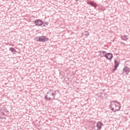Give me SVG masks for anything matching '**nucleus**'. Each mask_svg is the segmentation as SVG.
Wrapping results in <instances>:
<instances>
[{"mask_svg": "<svg viewBox=\"0 0 130 130\" xmlns=\"http://www.w3.org/2000/svg\"><path fill=\"white\" fill-rule=\"evenodd\" d=\"M109 108L112 111L116 112V111H119L120 110L121 105H120V103L116 101H114L111 103L109 106Z\"/></svg>", "mask_w": 130, "mask_h": 130, "instance_id": "nucleus-1", "label": "nucleus"}, {"mask_svg": "<svg viewBox=\"0 0 130 130\" xmlns=\"http://www.w3.org/2000/svg\"><path fill=\"white\" fill-rule=\"evenodd\" d=\"M56 95V93H54V92H52L51 90H49V91L47 93V95L45 96L44 99L46 101L55 100Z\"/></svg>", "mask_w": 130, "mask_h": 130, "instance_id": "nucleus-2", "label": "nucleus"}, {"mask_svg": "<svg viewBox=\"0 0 130 130\" xmlns=\"http://www.w3.org/2000/svg\"><path fill=\"white\" fill-rule=\"evenodd\" d=\"M37 41L40 42H46L49 40V39L45 36H42L41 37H38L36 38Z\"/></svg>", "mask_w": 130, "mask_h": 130, "instance_id": "nucleus-3", "label": "nucleus"}, {"mask_svg": "<svg viewBox=\"0 0 130 130\" xmlns=\"http://www.w3.org/2000/svg\"><path fill=\"white\" fill-rule=\"evenodd\" d=\"M103 54L105 55V57L107 58V59H108L109 60H111L112 59V58L113 57V55L111 53H106V52L103 51L102 52Z\"/></svg>", "mask_w": 130, "mask_h": 130, "instance_id": "nucleus-4", "label": "nucleus"}, {"mask_svg": "<svg viewBox=\"0 0 130 130\" xmlns=\"http://www.w3.org/2000/svg\"><path fill=\"white\" fill-rule=\"evenodd\" d=\"M34 23L36 26H38V27H40L43 25L44 23L41 20V19H37L35 20Z\"/></svg>", "mask_w": 130, "mask_h": 130, "instance_id": "nucleus-5", "label": "nucleus"}, {"mask_svg": "<svg viewBox=\"0 0 130 130\" xmlns=\"http://www.w3.org/2000/svg\"><path fill=\"white\" fill-rule=\"evenodd\" d=\"M120 63V62L119 61H118L116 59H115L114 69H113L114 72H115V71H116V70H117V68H118V67H119Z\"/></svg>", "mask_w": 130, "mask_h": 130, "instance_id": "nucleus-6", "label": "nucleus"}, {"mask_svg": "<svg viewBox=\"0 0 130 130\" xmlns=\"http://www.w3.org/2000/svg\"><path fill=\"white\" fill-rule=\"evenodd\" d=\"M130 72L129 68L126 66L123 69V74H125L126 76H127L128 75V73Z\"/></svg>", "mask_w": 130, "mask_h": 130, "instance_id": "nucleus-7", "label": "nucleus"}, {"mask_svg": "<svg viewBox=\"0 0 130 130\" xmlns=\"http://www.w3.org/2000/svg\"><path fill=\"white\" fill-rule=\"evenodd\" d=\"M102 125H103V123L101 121H99L96 123V127H98L99 129H101V128H102Z\"/></svg>", "mask_w": 130, "mask_h": 130, "instance_id": "nucleus-8", "label": "nucleus"}, {"mask_svg": "<svg viewBox=\"0 0 130 130\" xmlns=\"http://www.w3.org/2000/svg\"><path fill=\"white\" fill-rule=\"evenodd\" d=\"M87 5H90V6H92V7H93L94 8H95V9H96L97 8V4L93 2H87Z\"/></svg>", "mask_w": 130, "mask_h": 130, "instance_id": "nucleus-9", "label": "nucleus"}, {"mask_svg": "<svg viewBox=\"0 0 130 130\" xmlns=\"http://www.w3.org/2000/svg\"><path fill=\"white\" fill-rule=\"evenodd\" d=\"M9 50L10 51H11V52H13V53H14V54H16V53L17 52V50H16V49H15V48H10Z\"/></svg>", "mask_w": 130, "mask_h": 130, "instance_id": "nucleus-10", "label": "nucleus"}, {"mask_svg": "<svg viewBox=\"0 0 130 130\" xmlns=\"http://www.w3.org/2000/svg\"><path fill=\"white\" fill-rule=\"evenodd\" d=\"M121 39L122 40L126 41V40H127L128 38H127V37L125 35V36H122L121 37Z\"/></svg>", "mask_w": 130, "mask_h": 130, "instance_id": "nucleus-11", "label": "nucleus"}, {"mask_svg": "<svg viewBox=\"0 0 130 130\" xmlns=\"http://www.w3.org/2000/svg\"><path fill=\"white\" fill-rule=\"evenodd\" d=\"M85 35V36H89V32L88 31H86Z\"/></svg>", "mask_w": 130, "mask_h": 130, "instance_id": "nucleus-12", "label": "nucleus"}, {"mask_svg": "<svg viewBox=\"0 0 130 130\" xmlns=\"http://www.w3.org/2000/svg\"><path fill=\"white\" fill-rule=\"evenodd\" d=\"M0 119H6V117H3L2 116H0Z\"/></svg>", "mask_w": 130, "mask_h": 130, "instance_id": "nucleus-13", "label": "nucleus"}, {"mask_svg": "<svg viewBox=\"0 0 130 130\" xmlns=\"http://www.w3.org/2000/svg\"><path fill=\"white\" fill-rule=\"evenodd\" d=\"M5 112H6V113H9V111L7 110H5Z\"/></svg>", "mask_w": 130, "mask_h": 130, "instance_id": "nucleus-14", "label": "nucleus"}, {"mask_svg": "<svg viewBox=\"0 0 130 130\" xmlns=\"http://www.w3.org/2000/svg\"><path fill=\"white\" fill-rule=\"evenodd\" d=\"M2 114H3V115H4V116H6V114H5L4 112H2Z\"/></svg>", "mask_w": 130, "mask_h": 130, "instance_id": "nucleus-15", "label": "nucleus"}, {"mask_svg": "<svg viewBox=\"0 0 130 130\" xmlns=\"http://www.w3.org/2000/svg\"><path fill=\"white\" fill-rule=\"evenodd\" d=\"M46 24H47V25H48V23H46Z\"/></svg>", "mask_w": 130, "mask_h": 130, "instance_id": "nucleus-16", "label": "nucleus"}]
</instances>
